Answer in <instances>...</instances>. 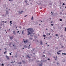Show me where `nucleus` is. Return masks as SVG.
Instances as JSON below:
<instances>
[{
    "instance_id": "1",
    "label": "nucleus",
    "mask_w": 66,
    "mask_h": 66,
    "mask_svg": "<svg viewBox=\"0 0 66 66\" xmlns=\"http://www.w3.org/2000/svg\"><path fill=\"white\" fill-rule=\"evenodd\" d=\"M27 30H28V31H28V34L27 35H29V34H31L32 33V32H34V30H33V29L29 28L27 29ZM29 31H30V32Z\"/></svg>"
},
{
    "instance_id": "2",
    "label": "nucleus",
    "mask_w": 66,
    "mask_h": 66,
    "mask_svg": "<svg viewBox=\"0 0 66 66\" xmlns=\"http://www.w3.org/2000/svg\"><path fill=\"white\" fill-rule=\"evenodd\" d=\"M9 14V12H8V11H7V10H6V15H5V16L6 17H7V16H9V15H7V14Z\"/></svg>"
},
{
    "instance_id": "3",
    "label": "nucleus",
    "mask_w": 66,
    "mask_h": 66,
    "mask_svg": "<svg viewBox=\"0 0 66 66\" xmlns=\"http://www.w3.org/2000/svg\"><path fill=\"white\" fill-rule=\"evenodd\" d=\"M28 43V40H26L25 41H24V43Z\"/></svg>"
},
{
    "instance_id": "4",
    "label": "nucleus",
    "mask_w": 66,
    "mask_h": 66,
    "mask_svg": "<svg viewBox=\"0 0 66 66\" xmlns=\"http://www.w3.org/2000/svg\"><path fill=\"white\" fill-rule=\"evenodd\" d=\"M23 12V11H22L21 12L20 11H18V13L19 14H22V12Z\"/></svg>"
},
{
    "instance_id": "5",
    "label": "nucleus",
    "mask_w": 66,
    "mask_h": 66,
    "mask_svg": "<svg viewBox=\"0 0 66 66\" xmlns=\"http://www.w3.org/2000/svg\"><path fill=\"white\" fill-rule=\"evenodd\" d=\"M54 15H55V16L56 15H57V13L56 12V13H54Z\"/></svg>"
},
{
    "instance_id": "6",
    "label": "nucleus",
    "mask_w": 66,
    "mask_h": 66,
    "mask_svg": "<svg viewBox=\"0 0 66 66\" xmlns=\"http://www.w3.org/2000/svg\"><path fill=\"white\" fill-rule=\"evenodd\" d=\"M10 39L11 40L13 38V37H10Z\"/></svg>"
},
{
    "instance_id": "7",
    "label": "nucleus",
    "mask_w": 66,
    "mask_h": 66,
    "mask_svg": "<svg viewBox=\"0 0 66 66\" xmlns=\"http://www.w3.org/2000/svg\"><path fill=\"white\" fill-rule=\"evenodd\" d=\"M6 57L7 59V60H9V57H8V56H7L6 55Z\"/></svg>"
},
{
    "instance_id": "8",
    "label": "nucleus",
    "mask_w": 66,
    "mask_h": 66,
    "mask_svg": "<svg viewBox=\"0 0 66 66\" xmlns=\"http://www.w3.org/2000/svg\"><path fill=\"white\" fill-rule=\"evenodd\" d=\"M40 44H41V45H43V42H42V41H40Z\"/></svg>"
},
{
    "instance_id": "9",
    "label": "nucleus",
    "mask_w": 66,
    "mask_h": 66,
    "mask_svg": "<svg viewBox=\"0 0 66 66\" xmlns=\"http://www.w3.org/2000/svg\"><path fill=\"white\" fill-rule=\"evenodd\" d=\"M39 66H42V63H41V64H39Z\"/></svg>"
},
{
    "instance_id": "10",
    "label": "nucleus",
    "mask_w": 66,
    "mask_h": 66,
    "mask_svg": "<svg viewBox=\"0 0 66 66\" xmlns=\"http://www.w3.org/2000/svg\"><path fill=\"white\" fill-rule=\"evenodd\" d=\"M29 47H28V49H30V44L29 45Z\"/></svg>"
},
{
    "instance_id": "11",
    "label": "nucleus",
    "mask_w": 66,
    "mask_h": 66,
    "mask_svg": "<svg viewBox=\"0 0 66 66\" xmlns=\"http://www.w3.org/2000/svg\"><path fill=\"white\" fill-rule=\"evenodd\" d=\"M10 26H11V24H12V21H10Z\"/></svg>"
},
{
    "instance_id": "12",
    "label": "nucleus",
    "mask_w": 66,
    "mask_h": 66,
    "mask_svg": "<svg viewBox=\"0 0 66 66\" xmlns=\"http://www.w3.org/2000/svg\"><path fill=\"white\" fill-rule=\"evenodd\" d=\"M13 34H15V31H13Z\"/></svg>"
},
{
    "instance_id": "13",
    "label": "nucleus",
    "mask_w": 66,
    "mask_h": 66,
    "mask_svg": "<svg viewBox=\"0 0 66 66\" xmlns=\"http://www.w3.org/2000/svg\"><path fill=\"white\" fill-rule=\"evenodd\" d=\"M31 19V20H33V17H32Z\"/></svg>"
},
{
    "instance_id": "14",
    "label": "nucleus",
    "mask_w": 66,
    "mask_h": 66,
    "mask_svg": "<svg viewBox=\"0 0 66 66\" xmlns=\"http://www.w3.org/2000/svg\"><path fill=\"white\" fill-rule=\"evenodd\" d=\"M29 39H30V40H32V38H29Z\"/></svg>"
},
{
    "instance_id": "15",
    "label": "nucleus",
    "mask_w": 66,
    "mask_h": 66,
    "mask_svg": "<svg viewBox=\"0 0 66 66\" xmlns=\"http://www.w3.org/2000/svg\"><path fill=\"white\" fill-rule=\"evenodd\" d=\"M49 4H50V5H51H51H52V3H50Z\"/></svg>"
},
{
    "instance_id": "16",
    "label": "nucleus",
    "mask_w": 66,
    "mask_h": 66,
    "mask_svg": "<svg viewBox=\"0 0 66 66\" xmlns=\"http://www.w3.org/2000/svg\"><path fill=\"white\" fill-rule=\"evenodd\" d=\"M60 53H59V52H57V54H60Z\"/></svg>"
},
{
    "instance_id": "17",
    "label": "nucleus",
    "mask_w": 66,
    "mask_h": 66,
    "mask_svg": "<svg viewBox=\"0 0 66 66\" xmlns=\"http://www.w3.org/2000/svg\"><path fill=\"white\" fill-rule=\"evenodd\" d=\"M43 37H46V35H43Z\"/></svg>"
},
{
    "instance_id": "18",
    "label": "nucleus",
    "mask_w": 66,
    "mask_h": 66,
    "mask_svg": "<svg viewBox=\"0 0 66 66\" xmlns=\"http://www.w3.org/2000/svg\"><path fill=\"white\" fill-rule=\"evenodd\" d=\"M18 64H21V62H20L19 63H18Z\"/></svg>"
},
{
    "instance_id": "19",
    "label": "nucleus",
    "mask_w": 66,
    "mask_h": 66,
    "mask_svg": "<svg viewBox=\"0 0 66 66\" xmlns=\"http://www.w3.org/2000/svg\"><path fill=\"white\" fill-rule=\"evenodd\" d=\"M45 56L44 55H43V57H45Z\"/></svg>"
},
{
    "instance_id": "20",
    "label": "nucleus",
    "mask_w": 66,
    "mask_h": 66,
    "mask_svg": "<svg viewBox=\"0 0 66 66\" xmlns=\"http://www.w3.org/2000/svg\"><path fill=\"white\" fill-rule=\"evenodd\" d=\"M41 3H40L39 4L38 3H37V4H38V5H39V4H40Z\"/></svg>"
},
{
    "instance_id": "21",
    "label": "nucleus",
    "mask_w": 66,
    "mask_h": 66,
    "mask_svg": "<svg viewBox=\"0 0 66 66\" xmlns=\"http://www.w3.org/2000/svg\"><path fill=\"white\" fill-rule=\"evenodd\" d=\"M52 15H54V13H52L51 14Z\"/></svg>"
},
{
    "instance_id": "22",
    "label": "nucleus",
    "mask_w": 66,
    "mask_h": 66,
    "mask_svg": "<svg viewBox=\"0 0 66 66\" xmlns=\"http://www.w3.org/2000/svg\"><path fill=\"white\" fill-rule=\"evenodd\" d=\"M62 54H64V55H66V53H62Z\"/></svg>"
},
{
    "instance_id": "23",
    "label": "nucleus",
    "mask_w": 66,
    "mask_h": 66,
    "mask_svg": "<svg viewBox=\"0 0 66 66\" xmlns=\"http://www.w3.org/2000/svg\"><path fill=\"white\" fill-rule=\"evenodd\" d=\"M62 51V50H60L59 51V52H61V51Z\"/></svg>"
},
{
    "instance_id": "24",
    "label": "nucleus",
    "mask_w": 66,
    "mask_h": 66,
    "mask_svg": "<svg viewBox=\"0 0 66 66\" xmlns=\"http://www.w3.org/2000/svg\"><path fill=\"white\" fill-rule=\"evenodd\" d=\"M6 53V51H5V52H4V54H5Z\"/></svg>"
},
{
    "instance_id": "25",
    "label": "nucleus",
    "mask_w": 66,
    "mask_h": 66,
    "mask_svg": "<svg viewBox=\"0 0 66 66\" xmlns=\"http://www.w3.org/2000/svg\"><path fill=\"white\" fill-rule=\"evenodd\" d=\"M30 36H33V35H32V34H31L30 35Z\"/></svg>"
},
{
    "instance_id": "26",
    "label": "nucleus",
    "mask_w": 66,
    "mask_h": 66,
    "mask_svg": "<svg viewBox=\"0 0 66 66\" xmlns=\"http://www.w3.org/2000/svg\"><path fill=\"white\" fill-rule=\"evenodd\" d=\"M65 5V3H63L62 4V5Z\"/></svg>"
},
{
    "instance_id": "27",
    "label": "nucleus",
    "mask_w": 66,
    "mask_h": 66,
    "mask_svg": "<svg viewBox=\"0 0 66 66\" xmlns=\"http://www.w3.org/2000/svg\"><path fill=\"white\" fill-rule=\"evenodd\" d=\"M55 35L56 36H57L58 35H57V34H56Z\"/></svg>"
},
{
    "instance_id": "28",
    "label": "nucleus",
    "mask_w": 66,
    "mask_h": 66,
    "mask_svg": "<svg viewBox=\"0 0 66 66\" xmlns=\"http://www.w3.org/2000/svg\"><path fill=\"white\" fill-rule=\"evenodd\" d=\"M60 21H61L62 20L61 19H60Z\"/></svg>"
},
{
    "instance_id": "29",
    "label": "nucleus",
    "mask_w": 66,
    "mask_h": 66,
    "mask_svg": "<svg viewBox=\"0 0 66 66\" xmlns=\"http://www.w3.org/2000/svg\"><path fill=\"white\" fill-rule=\"evenodd\" d=\"M2 66H4V64H2Z\"/></svg>"
},
{
    "instance_id": "30",
    "label": "nucleus",
    "mask_w": 66,
    "mask_h": 66,
    "mask_svg": "<svg viewBox=\"0 0 66 66\" xmlns=\"http://www.w3.org/2000/svg\"><path fill=\"white\" fill-rule=\"evenodd\" d=\"M65 31H66V27L65 28Z\"/></svg>"
},
{
    "instance_id": "31",
    "label": "nucleus",
    "mask_w": 66,
    "mask_h": 66,
    "mask_svg": "<svg viewBox=\"0 0 66 66\" xmlns=\"http://www.w3.org/2000/svg\"><path fill=\"white\" fill-rule=\"evenodd\" d=\"M40 9H42V7H40Z\"/></svg>"
},
{
    "instance_id": "32",
    "label": "nucleus",
    "mask_w": 66,
    "mask_h": 66,
    "mask_svg": "<svg viewBox=\"0 0 66 66\" xmlns=\"http://www.w3.org/2000/svg\"><path fill=\"white\" fill-rule=\"evenodd\" d=\"M28 56V57L30 58V57H29V56Z\"/></svg>"
},
{
    "instance_id": "33",
    "label": "nucleus",
    "mask_w": 66,
    "mask_h": 66,
    "mask_svg": "<svg viewBox=\"0 0 66 66\" xmlns=\"http://www.w3.org/2000/svg\"><path fill=\"white\" fill-rule=\"evenodd\" d=\"M24 2H26V3H27V1H25Z\"/></svg>"
},
{
    "instance_id": "34",
    "label": "nucleus",
    "mask_w": 66,
    "mask_h": 66,
    "mask_svg": "<svg viewBox=\"0 0 66 66\" xmlns=\"http://www.w3.org/2000/svg\"><path fill=\"white\" fill-rule=\"evenodd\" d=\"M47 60H48L49 61V60H50V59L48 58V59H47Z\"/></svg>"
},
{
    "instance_id": "35",
    "label": "nucleus",
    "mask_w": 66,
    "mask_h": 66,
    "mask_svg": "<svg viewBox=\"0 0 66 66\" xmlns=\"http://www.w3.org/2000/svg\"><path fill=\"white\" fill-rule=\"evenodd\" d=\"M27 16V15H25L24 17H26V16Z\"/></svg>"
},
{
    "instance_id": "36",
    "label": "nucleus",
    "mask_w": 66,
    "mask_h": 66,
    "mask_svg": "<svg viewBox=\"0 0 66 66\" xmlns=\"http://www.w3.org/2000/svg\"><path fill=\"white\" fill-rule=\"evenodd\" d=\"M22 34H23V31H22Z\"/></svg>"
},
{
    "instance_id": "37",
    "label": "nucleus",
    "mask_w": 66,
    "mask_h": 66,
    "mask_svg": "<svg viewBox=\"0 0 66 66\" xmlns=\"http://www.w3.org/2000/svg\"><path fill=\"white\" fill-rule=\"evenodd\" d=\"M9 54L10 55H12V54L11 53H10Z\"/></svg>"
},
{
    "instance_id": "38",
    "label": "nucleus",
    "mask_w": 66,
    "mask_h": 66,
    "mask_svg": "<svg viewBox=\"0 0 66 66\" xmlns=\"http://www.w3.org/2000/svg\"><path fill=\"white\" fill-rule=\"evenodd\" d=\"M12 0H9V1H12Z\"/></svg>"
},
{
    "instance_id": "39",
    "label": "nucleus",
    "mask_w": 66,
    "mask_h": 66,
    "mask_svg": "<svg viewBox=\"0 0 66 66\" xmlns=\"http://www.w3.org/2000/svg\"><path fill=\"white\" fill-rule=\"evenodd\" d=\"M52 21L51 22V23H52Z\"/></svg>"
},
{
    "instance_id": "40",
    "label": "nucleus",
    "mask_w": 66,
    "mask_h": 66,
    "mask_svg": "<svg viewBox=\"0 0 66 66\" xmlns=\"http://www.w3.org/2000/svg\"><path fill=\"white\" fill-rule=\"evenodd\" d=\"M4 15L3 14V15H2V16H4Z\"/></svg>"
},
{
    "instance_id": "41",
    "label": "nucleus",
    "mask_w": 66,
    "mask_h": 66,
    "mask_svg": "<svg viewBox=\"0 0 66 66\" xmlns=\"http://www.w3.org/2000/svg\"><path fill=\"white\" fill-rule=\"evenodd\" d=\"M34 49H35L34 48L33 49V51H34Z\"/></svg>"
},
{
    "instance_id": "42",
    "label": "nucleus",
    "mask_w": 66,
    "mask_h": 66,
    "mask_svg": "<svg viewBox=\"0 0 66 66\" xmlns=\"http://www.w3.org/2000/svg\"><path fill=\"white\" fill-rule=\"evenodd\" d=\"M53 24H51V26H53Z\"/></svg>"
},
{
    "instance_id": "43",
    "label": "nucleus",
    "mask_w": 66,
    "mask_h": 66,
    "mask_svg": "<svg viewBox=\"0 0 66 66\" xmlns=\"http://www.w3.org/2000/svg\"><path fill=\"white\" fill-rule=\"evenodd\" d=\"M62 36H63V35H61V37H62Z\"/></svg>"
},
{
    "instance_id": "44",
    "label": "nucleus",
    "mask_w": 66,
    "mask_h": 66,
    "mask_svg": "<svg viewBox=\"0 0 66 66\" xmlns=\"http://www.w3.org/2000/svg\"><path fill=\"white\" fill-rule=\"evenodd\" d=\"M19 31H18V33H19Z\"/></svg>"
},
{
    "instance_id": "45",
    "label": "nucleus",
    "mask_w": 66,
    "mask_h": 66,
    "mask_svg": "<svg viewBox=\"0 0 66 66\" xmlns=\"http://www.w3.org/2000/svg\"><path fill=\"white\" fill-rule=\"evenodd\" d=\"M6 5H4V6H6Z\"/></svg>"
},
{
    "instance_id": "46",
    "label": "nucleus",
    "mask_w": 66,
    "mask_h": 66,
    "mask_svg": "<svg viewBox=\"0 0 66 66\" xmlns=\"http://www.w3.org/2000/svg\"><path fill=\"white\" fill-rule=\"evenodd\" d=\"M57 64L58 65V64H59V63H57Z\"/></svg>"
},
{
    "instance_id": "47",
    "label": "nucleus",
    "mask_w": 66,
    "mask_h": 66,
    "mask_svg": "<svg viewBox=\"0 0 66 66\" xmlns=\"http://www.w3.org/2000/svg\"><path fill=\"white\" fill-rule=\"evenodd\" d=\"M51 13H53V12H52V11H51Z\"/></svg>"
},
{
    "instance_id": "48",
    "label": "nucleus",
    "mask_w": 66,
    "mask_h": 66,
    "mask_svg": "<svg viewBox=\"0 0 66 66\" xmlns=\"http://www.w3.org/2000/svg\"><path fill=\"white\" fill-rule=\"evenodd\" d=\"M46 30L47 31V30H48V29H46Z\"/></svg>"
},
{
    "instance_id": "49",
    "label": "nucleus",
    "mask_w": 66,
    "mask_h": 66,
    "mask_svg": "<svg viewBox=\"0 0 66 66\" xmlns=\"http://www.w3.org/2000/svg\"><path fill=\"white\" fill-rule=\"evenodd\" d=\"M10 29H9V32L10 31Z\"/></svg>"
},
{
    "instance_id": "50",
    "label": "nucleus",
    "mask_w": 66,
    "mask_h": 66,
    "mask_svg": "<svg viewBox=\"0 0 66 66\" xmlns=\"http://www.w3.org/2000/svg\"><path fill=\"white\" fill-rule=\"evenodd\" d=\"M3 22H4H4H4V21H3Z\"/></svg>"
},
{
    "instance_id": "51",
    "label": "nucleus",
    "mask_w": 66,
    "mask_h": 66,
    "mask_svg": "<svg viewBox=\"0 0 66 66\" xmlns=\"http://www.w3.org/2000/svg\"><path fill=\"white\" fill-rule=\"evenodd\" d=\"M50 19H51V18H50Z\"/></svg>"
},
{
    "instance_id": "52",
    "label": "nucleus",
    "mask_w": 66,
    "mask_h": 66,
    "mask_svg": "<svg viewBox=\"0 0 66 66\" xmlns=\"http://www.w3.org/2000/svg\"><path fill=\"white\" fill-rule=\"evenodd\" d=\"M32 34H34V33H32Z\"/></svg>"
},
{
    "instance_id": "53",
    "label": "nucleus",
    "mask_w": 66,
    "mask_h": 66,
    "mask_svg": "<svg viewBox=\"0 0 66 66\" xmlns=\"http://www.w3.org/2000/svg\"><path fill=\"white\" fill-rule=\"evenodd\" d=\"M5 23H6V21L5 22Z\"/></svg>"
},
{
    "instance_id": "54",
    "label": "nucleus",
    "mask_w": 66,
    "mask_h": 66,
    "mask_svg": "<svg viewBox=\"0 0 66 66\" xmlns=\"http://www.w3.org/2000/svg\"><path fill=\"white\" fill-rule=\"evenodd\" d=\"M44 39H45V38L44 37Z\"/></svg>"
},
{
    "instance_id": "55",
    "label": "nucleus",
    "mask_w": 66,
    "mask_h": 66,
    "mask_svg": "<svg viewBox=\"0 0 66 66\" xmlns=\"http://www.w3.org/2000/svg\"><path fill=\"white\" fill-rule=\"evenodd\" d=\"M7 9H8V8H6V10H7Z\"/></svg>"
},
{
    "instance_id": "56",
    "label": "nucleus",
    "mask_w": 66,
    "mask_h": 66,
    "mask_svg": "<svg viewBox=\"0 0 66 66\" xmlns=\"http://www.w3.org/2000/svg\"><path fill=\"white\" fill-rule=\"evenodd\" d=\"M23 62H24V61H23Z\"/></svg>"
},
{
    "instance_id": "57",
    "label": "nucleus",
    "mask_w": 66,
    "mask_h": 66,
    "mask_svg": "<svg viewBox=\"0 0 66 66\" xmlns=\"http://www.w3.org/2000/svg\"><path fill=\"white\" fill-rule=\"evenodd\" d=\"M55 60H56V59H55Z\"/></svg>"
},
{
    "instance_id": "58",
    "label": "nucleus",
    "mask_w": 66,
    "mask_h": 66,
    "mask_svg": "<svg viewBox=\"0 0 66 66\" xmlns=\"http://www.w3.org/2000/svg\"><path fill=\"white\" fill-rule=\"evenodd\" d=\"M20 27V28L21 29V27Z\"/></svg>"
},
{
    "instance_id": "59",
    "label": "nucleus",
    "mask_w": 66,
    "mask_h": 66,
    "mask_svg": "<svg viewBox=\"0 0 66 66\" xmlns=\"http://www.w3.org/2000/svg\"><path fill=\"white\" fill-rule=\"evenodd\" d=\"M33 54H35V53H33Z\"/></svg>"
},
{
    "instance_id": "60",
    "label": "nucleus",
    "mask_w": 66,
    "mask_h": 66,
    "mask_svg": "<svg viewBox=\"0 0 66 66\" xmlns=\"http://www.w3.org/2000/svg\"><path fill=\"white\" fill-rule=\"evenodd\" d=\"M48 34H49V35H50V33H49Z\"/></svg>"
},
{
    "instance_id": "61",
    "label": "nucleus",
    "mask_w": 66,
    "mask_h": 66,
    "mask_svg": "<svg viewBox=\"0 0 66 66\" xmlns=\"http://www.w3.org/2000/svg\"><path fill=\"white\" fill-rule=\"evenodd\" d=\"M22 49H24V48H22Z\"/></svg>"
},
{
    "instance_id": "62",
    "label": "nucleus",
    "mask_w": 66,
    "mask_h": 66,
    "mask_svg": "<svg viewBox=\"0 0 66 66\" xmlns=\"http://www.w3.org/2000/svg\"><path fill=\"white\" fill-rule=\"evenodd\" d=\"M0 50H1V49H0Z\"/></svg>"
},
{
    "instance_id": "63",
    "label": "nucleus",
    "mask_w": 66,
    "mask_h": 66,
    "mask_svg": "<svg viewBox=\"0 0 66 66\" xmlns=\"http://www.w3.org/2000/svg\"><path fill=\"white\" fill-rule=\"evenodd\" d=\"M48 46H49V45H48Z\"/></svg>"
},
{
    "instance_id": "64",
    "label": "nucleus",
    "mask_w": 66,
    "mask_h": 66,
    "mask_svg": "<svg viewBox=\"0 0 66 66\" xmlns=\"http://www.w3.org/2000/svg\"><path fill=\"white\" fill-rule=\"evenodd\" d=\"M65 8L66 9V6L65 7Z\"/></svg>"
}]
</instances>
